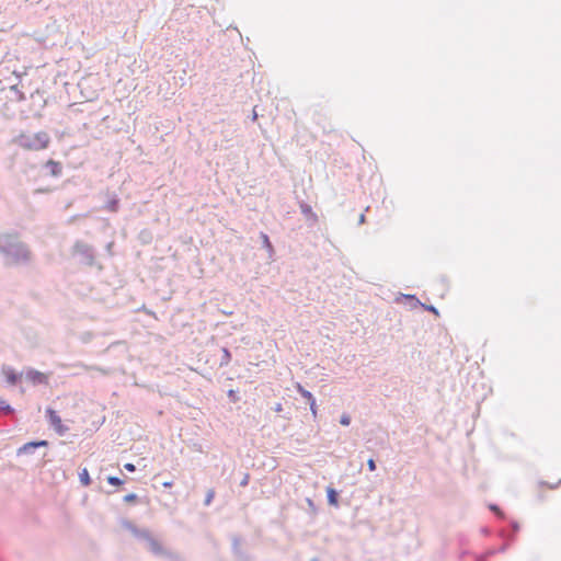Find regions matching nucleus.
I'll use <instances>...</instances> for the list:
<instances>
[{
	"instance_id": "nucleus-1",
	"label": "nucleus",
	"mask_w": 561,
	"mask_h": 561,
	"mask_svg": "<svg viewBox=\"0 0 561 561\" xmlns=\"http://www.w3.org/2000/svg\"><path fill=\"white\" fill-rule=\"evenodd\" d=\"M0 251L7 255L8 265L20 264L31 257L28 249L19 242L15 234L0 236Z\"/></svg>"
},
{
	"instance_id": "nucleus-2",
	"label": "nucleus",
	"mask_w": 561,
	"mask_h": 561,
	"mask_svg": "<svg viewBox=\"0 0 561 561\" xmlns=\"http://www.w3.org/2000/svg\"><path fill=\"white\" fill-rule=\"evenodd\" d=\"M16 144L27 151H41L48 148L50 137L46 131H37L34 134L23 133L16 138Z\"/></svg>"
},
{
	"instance_id": "nucleus-3",
	"label": "nucleus",
	"mask_w": 561,
	"mask_h": 561,
	"mask_svg": "<svg viewBox=\"0 0 561 561\" xmlns=\"http://www.w3.org/2000/svg\"><path fill=\"white\" fill-rule=\"evenodd\" d=\"M1 375L3 376L5 382L9 386H15L21 381L23 374L16 371L13 367L9 365L1 366Z\"/></svg>"
},
{
	"instance_id": "nucleus-4",
	"label": "nucleus",
	"mask_w": 561,
	"mask_h": 561,
	"mask_svg": "<svg viewBox=\"0 0 561 561\" xmlns=\"http://www.w3.org/2000/svg\"><path fill=\"white\" fill-rule=\"evenodd\" d=\"M46 413H47L50 424L53 425V427L59 435H62L68 431V427H66L62 424L60 416L57 414V412L55 410L47 409Z\"/></svg>"
},
{
	"instance_id": "nucleus-5",
	"label": "nucleus",
	"mask_w": 561,
	"mask_h": 561,
	"mask_svg": "<svg viewBox=\"0 0 561 561\" xmlns=\"http://www.w3.org/2000/svg\"><path fill=\"white\" fill-rule=\"evenodd\" d=\"M25 378L33 385L47 383L48 376L42 371L28 368L25 370Z\"/></svg>"
},
{
	"instance_id": "nucleus-6",
	"label": "nucleus",
	"mask_w": 561,
	"mask_h": 561,
	"mask_svg": "<svg viewBox=\"0 0 561 561\" xmlns=\"http://www.w3.org/2000/svg\"><path fill=\"white\" fill-rule=\"evenodd\" d=\"M46 168L49 170L50 174L57 176L61 173V164L58 161L48 160L46 162Z\"/></svg>"
},
{
	"instance_id": "nucleus-7",
	"label": "nucleus",
	"mask_w": 561,
	"mask_h": 561,
	"mask_svg": "<svg viewBox=\"0 0 561 561\" xmlns=\"http://www.w3.org/2000/svg\"><path fill=\"white\" fill-rule=\"evenodd\" d=\"M328 500L331 505H337V493L332 488L328 489Z\"/></svg>"
},
{
	"instance_id": "nucleus-8",
	"label": "nucleus",
	"mask_w": 561,
	"mask_h": 561,
	"mask_svg": "<svg viewBox=\"0 0 561 561\" xmlns=\"http://www.w3.org/2000/svg\"><path fill=\"white\" fill-rule=\"evenodd\" d=\"M80 481L83 485L88 486L91 483L90 474L87 469H83L79 474Z\"/></svg>"
},
{
	"instance_id": "nucleus-9",
	"label": "nucleus",
	"mask_w": 561,
	"mask_h": 561,
	"mask_svg": "<svg viewBox=\"0 0 561 561\" xmlns=\"http://www.w3.org/2000/svg\"><path fill=\"white\" fill-rule=\"evenodd\" d=\"M297 390L301 393V396L308 400V402H312L314 400L312 393L306 389H304L300 385H297Z\"/></svg>"
},
{
	"instance_id": "nucleus-10",
	"label": "nucleus",
	"mask_w": 561,
	"mask_h": 561,
	"mask_svg": "<svg viewBox=\"0 0 561 561\" xmlns=\"http://www.w3.org/2000/svg\"><path fill=\"white\" fill-rule=\"evenodd\" d=\"M12 411H13V410H12V408L9 405V403H8L4 399H2V398L0 397V412H2V413H4V414H9V413H11Z\"/></svg>"
},
{
	"instance_id": "nucleus-11",
	"label": "nucleus",
	"mask_w": 561,
	"mask_h": 561,
	"mask_svg": "<svg viewBox=\"0 0 561 561\" xmlns=\"http://www.w3.org/2000/svg\"><path fill=\"white\" fill-rule=\"evenodd\" d=\"M48 443L47 440H41V442H31V443H27L24 445L23 449H28V448H35V447H38V446H47Z\"/></svg>"
},
{
	"instance_id": "nucleus-12",
	"label": "nucleus",
	"mask_w": 561,
	"mask_h": 561,
	"mask_svg": "<svg viewBox=\"0 0 561 561\" xmlns=\"http://www.w3.org/2000/svg\"><path fill=\"white\" fill-rule=\"evenodd\" d=\"M300 208H301V211H302L305 215H307V216H309V217H311V218H313V219H316V218H317V217H316V214L312 211V209H311V207H310L309 205L302 204V205L300 206Z\"/></svg>"
},
{
	"instance_id": "nucleus-13",
	"label": "nucleus",
	"mask_w": 561,
	"mask_h": 561,
	"mask_svg": "<svg viewBox=\"0 0 561 561\" xmlns=\"http://www.w3.org/2000/svg\"><path fill=\"white\" fill-rule=\"evenodd\" d=\"M73 249L76 252H81V253H85L89 251V247L83 242H76Z\"/></svg>"
},
{
	"instance_id": "nucleus-14",
	"label": "nucleus",
	"mask_w": 561,
	"mask_h": 561,
	"mask_svg": "<svg viewBox=\"0 0 561 561\" xmlns=\"http://www.w3.org/2000/svg\"><path fill=\"white\" fill-rule=\"evenodd\" d=\"M149 545H150V549H151L153 552H156V553H160V552H162V547H161V545H160L157 540L151 539V540H150V542H149Z\"/></svg>"
},
{
	"instance_id": "nucleus-15",
	"label": "nucleus",
	"mask_w": 561,
	"mask_h": 561,
	"mask_svg": "<svg viewBox=\"0 0 561 561\" xmlns=\"http://www.w3.org/2000/svg\"><path fill=\"white\" fill-rule=\"evenodd\" d=\"M107 482L111 485H116V486H121L124 483L123 480H121L119 478L112 477V476L107 478Z\"/></svg>"
},
{
	"instance_id": "nucleus-16",
	"label": "nucleus",
	"mask_w": 561,
	"mask_h": 561,
	"mask_svg": "<svg viewBox=\"0 0 561 561\" xmlns=\"http://www.w3.org/2000/svg\"><path fill=\"white\" fill-rule=\"evenodd\" d=\"M137 500H138V496H137L135 493H129V494H126V495L124 496V501H125L126 503H129V504H131V503H136V502H137Z\"/></svg>"
},
{
	"instance_id": "nucleus-17",
	"label": "nucleus",
	"mask_w": 561,
	"mask_h": 561,
	"mask_svg": "<svg viewBox=\"0 0 561 561\" xmlns=\"http://www.w3.org/2000/svg\"><path fill=\"white\" fill-rule=\"evenodd\" d=\"M214 496H215V491L214 490H209L207 492V495H206V499H205V505H209L211 503Z\"/></svg>"
},
{
	"instance_id": "nucleus-18",
	"label": "nucleus",
	"mask_w": 561,
	"mask_h": 561,
	"mask_svg": "<svg viewBox=\"0 0 561 561\" xmlns=\"http://www.w3.org/2000/svg\"><path fill=\"white\" fill-rule=\"evenodd\" d=\"M340 423H341L342 425H344V426L350 425V423H351V417H350V415H348V414H343V415L341 416Z\"/></svg>"
},
{
	"instance_id": "nucleus-19",
	"label": "nucleus",
	"mask_w": 561,
	"mask_h": 561,
	"mask_svg": "<svg viewBox=\"0 0 561 561\" xmlns=\"http://www.w3.org/2000/svg\"><path fill=\"white\" fill-rule=\"evenodd\" d=\"M367 465H368V468H369V470H370V471L376 470V462H375V460H374V459H371V458H370V459L367 461Z\"/></svg>"
},
{
	"instance_id": "nucleus-20",
	"label": "nucleus",
	"mask_w": 561,
	"mask_h": 561,
	"mask_svg": "<svg viewBox=\"0 0 561 561\" xmlns=\"http://www.w3.org/2000/svg\"><path fill=\"white\" fill-rule=\"evenodd\" d=\"M310 410L313 414V416L317 415V404H316V400H312V402H310Z\"/></svg>"
},
{
	"instance_id": "nucleus-21",
	"label": "nucleus",
	"mask_w": 561,
	"mask_h": 561,
	"mask_svg": "<svg viewBox=\"0 0 561 561\" xmlns=\"http://www.w3.org/2000/svg\"><path fill=\"white\" fill-rule=\"evenodd\" d=\"M124 468L129 472H134L136 470L135 466L130 462L125 463Z\"/></svg>"
},
{
	"instance_id": "nucleus-22",
	"label": "nucleus",
	"mask_w": 561,
	"mask_h": 561,
	"mask_svg": "<svg viewBox=\"0 0 561 561\" xmlns=\"http://www.w3.org/2000/svg\"><path fill=\"white\" fill-rule=\"evenodd\" d=\"M262 238H263V243L266 244L267 248H272L268 237L266 234H263Z\"/></svg>"
},
{
	"instance_id": "nucleus-23",
	"label": "nucleus",
	"mask_w": 561,
	"mask_h": 561,
	"mask_svg": "<svg viewBox=\"0 0 561 561\" xmlns=\"http://www.w3.org/2000/svg\"><path fill=\"white\" fill-rule=\"evenodd\" d=\"M250 476L247 473L241 481V485L245 486L249 483Z\"/></svg>"
},
{
	"instance_id": "nucleus-24",
	"label": "nucleus",
	"mask_w": 561,
	"mask_h": 561,
	"mask_svg": "<svg viewBox=\"0 0 561 561\" xmlns=\"http://www.w3.org/2000/svg\"><path fill=\"white\" fill-rule=\"evenodd\" d=\"M116 207H117V202H113V203L111 204L110 209H111L112 211H115V210H116Z\"/></svg>"
},
{
	"instance_id": "nucleus-25",
	"label": "nucleus",
	"mask_w": 561,
	"mask_h": 561,
	"mask_svg": "<svg viewBox=\"0 0 561 561\" xmlns=\"http://www.w3.org/2000/svg\"><path fill=\"white\" fill-rule=\"evenodd\" d=\"M282 410H283L282 404H280V403L276 404V407H275V411H276V412H280Z\"/></svg>"
},
{
	"instance_id": "nucleus-26",
	"label": "nucleus",
	"mask_w": 561,
	"mask_h": 561,
	"mask_svg": "<svg viewBox=\"0 0 561 561\" xmlns=\"http://www.w3.org/2000/svg\"><path fill=\"white\" fill-rule=\"evenodd\" d=\"M163 486L164 488H171L172 486V482L171 481L164 482Z\"/></svg>"
},
{
	"instance_id": "nucleus-27",
	"label": "nucleus",
	"mask_w": 561,
	"mask_h": 561,
	"mask_svg": "<svg viewBox=\"0 0 561 561\" xmlns=\"http://www.w3.org/2000/svg\"><path fill=\"white\" fill-rule=\"evenodd\" d=\"M225 354H226L228 357L230 356V354H229V352H228L227 350H225Z\"/></svg>"
}]
</instances>
